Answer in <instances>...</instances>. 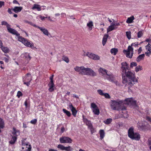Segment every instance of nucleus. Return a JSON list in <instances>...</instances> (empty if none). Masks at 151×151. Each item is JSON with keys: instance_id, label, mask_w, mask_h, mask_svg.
<instances>
[{"instance_id": "obj_8", "label": "nucleus", "mask_w": 151, "mask_h": 151, "mask_svg": "<svg viewBox=\"0 0 151 151\" xmlns=\"http://www.w3.org/2000/svg\"><path fill=\"white\" fill-rule=\"evenodd\" d=\"M18 40L22 42L26 46L30 47L32 49H37L36 47L34 46V44L32 42H29L27 39L22 37V36L19 38Z\"/></svg>"}, {"instance_id": "obj_50", "label": "nucleus", "mask_w": 151, "mask_h": 151, "mask_svg": "<svg viewBox=\"0 0 151 151\" xmlns=\"http://www.w3.org/2000/svg\"><path fill=\"white\" fill-rule=\"evenodd\" d=\"M22 93L20 91H18L17 94V96L18 98H19L20 96H22Z\"/></svg>"}, {"instance_id": "obj_61", "label": "nucleus", "mask_w": 151, "mask_h": 151, "mask_svg": "<svg viewBox=\"0 0 151 151\" xmlns=\"http://www.w3.org/2000/svg\"><path fill=\"white\" fill-rule=\"evenodd\" d=\"M47 18V17H44V16H40V19H41L42 20H44L45 19V18Z\"/></svg>"}, {"instance_id": "obj_28", "label": "nucleus", "mask_w": 151, "mask_h": 151, "mask_svg": "<svg viewBox=\"0 0 151 151\" xmlns=\"http://www.w3.org/2000/svg\"><path fill=\"white\" fill-rule=\"evenodd\" d=\"M100 134V137L101 139H103L104 137L105 133L104 130L103 129H100L99 131Z\"/></svg>"}, {"instance_id": "obj_12", "label": "nucleus", "mask_w": 151, "mask_h": 151, "mask_svg": "<svg viewBox=\"0 0 151 151\" xmlns=\"http://www.w3.org/2000/svg\"><path fill=\"white\" fill-rule=\"evenodd\" d=\"M91 107L92 109L93 112L94 113L97 115L99 114L100 111L98 107L94 103H92L91 104Z\"/></svg>"}, {"instance_id": "obj_24", "label": "nucleus", "mask_w": 151, "mask_h": 151, "mask_svg": "<svg viewBox=\"0 0 151 151\" xmlns=\"http://www.w3.org/2000/svg\"><path fill=\"white\" fill-rule=\"evenodd\" d=\"M108 37L109 35L108 34H106L104 35L103 38L102 42V44L103 46H104L105 45L106 42L107 41V38Z\"/></svg>"}, {"instance_id": "obj_54", "label": "nucleus", "mask_w": 151, "mask_h": 151, "mask_svg": "<svg viewBox=\"0 0 151 151\" xmlns=\"http://www.w3.org/2000/svg\"><path fill=\"white\" fill-rule=\"evenodd\" d=\"M145 54L147 56L149 57L151 54V52L147 51L145 52Z\"/></svg>"}, {"instance_id": "obj_57", "label": "nucleus", "mask_w": 151, "mask_h": 151, "mask_svg": "<svg viewBox=\"0 0 151 151\" xmlns=\"http://www.w3.org/2000/svg\"><path fill=\"white\" fill-rule=\"evenodd\" d=\"M53 76H54V75H52L50 77V81L49 82H53Z\"/></svg>"}, {"instance_id": "obj_46", "label": "nucleus", "mask_w": 151, "mask_h": 151, "mask_svg": "<svg viewBox=\"0 0 151 151\" xmlns=\"http://www.w3.org/2000/svg\"><path fill=\"white\" fill-rule=\"evenodd\" d=\"M103 96H104L105 97L106 99H110L111 98L110 96L108 93H105Z\"/></svg>"}, {"instance_id": "obj_49", "label": "nucleus", "mask_w": 151, "mask_h": 151, "mask_svg": "<svg viewBox=\"0 0 151 151\" xmlns=\"http://www.w3.org/2000/svg\"><path fill=\"white\" fill-rule=\"evenodd\" d=\"M132 46H129L128 47V51H130L133 52V48L132 47Z\"/></svg>"}, {"instance_id": "obj_27", "label": "nucleus", "mask_w": 151, "mask_h": 151, "mask_svg": "<svg viewBox=\"0 0 151 151\" xmlns=\"http://www.w3.org/2000/svg\"><path fill=\"white\" fill-rule=\"evenodd\" d=\"M129 69V65L126 62L123 63V73L124 72V70L127 71V70Z\"/></svg>"}, {"instance_id": "obj_41", "label": "nucleus", "mask_w": 151, "mask_h": 151, "mask_svg": "<svg viewBox=\"0 0 151 151\" xmlns=\"http://www.w3.org/2000/svg\"><path fill=\"white\" fill-rule=\"evenodd\" d=\"M142 70V67L140 65H138L135 68V71L136 72H138L139 70Z\"/></svg>"}, {"instance_id": "obj_30", "label": "nucleus", "mask_w": 151, "mask_h": 151, "mask_svg": "<svg viewBox=\"0 0 151 151\" xmlns=\"http://www.w3.org/2000/svg\"><path fill=\"white\" fill-rule=\"evenodd\" d=\"M24 57L28 61L30 60L31 58L29 55V53L27 52H26L24 53Z\"/></svg>"}, {"instance_id": "obj_51", "label": "nucleus", "mask_w": 151, "mask_h": 151, "mask_svg": "<svg viewBox=\"0 0 151 151\" xmlns=\"http://www.w3.org/2000/svg\"><path fill=\"white\" fill-rule=\"evenodd\" d=\"M29 24H30L31 25L33 26L34 27H36V28H38L39 27L38 26H37L35 24H34L33 23H32L31 22H30L29 23Z\"/></svg>"}, {"instance_id": "obj_34", "label": "nucleus", "mask_w": 151, "mask_h": 151, "mask_svg": "<svg viewBox=\"0 0 151 151\" xmlns=\"http://www.w3.org/2000/svg\"><path fill=\"white\" fill-rule=\"evenodd\" d=\"M63 112L67 116L69 117L71 115V113L69 111L66 110V109H63Z\"/></svg>"}, {"instance_id": "obj_19", "label": "nucleus", "mask_w": 151, "mask_h": 151, "mask_svg": "<svg viewBox=\"0 0 151 151\" xmlns=\"http://www.w3.org/2000/svg\"><path fill=\"white\" fill-rule=\"evenodd\" d=\"M137 127L139 129L144 130L145 128V126L142 122H139L137 124Z\"/></svg>"}, {"instance_id": "obj_39", "label": "nucleus", "mask_w": 151, "mask_h": 151, "mask_svg": "<svg viewBox=\"0 0 151 151\" xmlns=\"http://www.w3.org/2000/svg\"><path fill=\"white\" fill-rule=\"evenodd\" d=\"M1 24L2 25L6 26L7 28L8 27L10 26V25L9 24L6 22L5 21L2 22Z\"/></svg>"}, {"instance_id": "obj_25", "label": "nucleus", "mask_w": 151, "mask_h": 151, "mask_svg": "<svg viewBox=\"0 0 151 151\" xmlns=\"http://www.w3.org/2000/svg\"><path fill=\"white\" fill-rule=\"evenodd\" d=\"M134 19V17L132 16L127 18L126 21V22L128 24L131 23L133 22V21Z\"/></svg>"}, {"instance_id": "obj_62", "label": "nucleus", "mask_w": 151, "mask_h": 151, "mask_svg": "<svg viewBox=\"0 0 151 151\" xmlns=\"http://www.w3.org/2000/svg\"><path fill=\"white\" fill-rule=\"evenodd\" d=\"M23 127L24 128H26L27 127V126L26 124H25L24 123H23Z\"/></svg>"}, {"instance_id": "obj_16", "label": "nucleus", "mask_w": 151, "mask_h": 151, "mask_svg": "<svg viewBox=\"0 0 151 151\" xmlns=\"http://www.w3.org/2000/svg\"><path fill=\"white\" fill-rule=\"evenodd\" d=\"M57 148L62 150H65L66 151H72L73 148L70 146L65 147L61 144H59L58 145Z\"/></svg>"}, {"instance_id": "obj_43", "label": "nucleus", "mask_w": 151, "mask_h": 151, "mask_svg": "<svg viewBox=\"0 0 151 151\" xmlns=\"http://www.w3.org/2000/svg\"><path fill=\"white\" fill-rule=\"evenodd\" d=\"M137 64L135 62H132L131 63L130 67L131 68H132L134 66H136Z\"/></svg>"}, {"instance_id": "obj_3", "label": "nucleus", "mask_w": 151, "mask_h": 151, "mask_svg": "<svg viewBox=\"0 0 151 151\" xmlns=\"http://www.w3.org/2000/svg\"><path fill=\"white\" fill-rule=\"evenodd\" d=\"M125 104L128 105L132 106H134V108H138L137 104V101L133 98H128L126 99L124 101H123V104ZM126 108L123 106V118H127L128 116V115L126 111Z\"/></svg>"}, {"instance_id": "obj_31", "label": "nucleus", "mask_w": 151, "mask_h": 151, "mask_svg": "<svg viewBox=\"0 0 151 151\" xmlns=\"http://www.w3.org/2000/svg\"><path fill=\"white\" fill-rule=\"evenodd\" d=\"M118 52V49L116 48H114L111 49L110 52L112 54L114 55H116L117 53Z\"/></svg>"}, {"instance_id": "obj_45", "label": "nucleus", "mask_w": 151, "mask_h": 151, "mask_svg": "<svg viewBox=\"0 0 151 151\" xmlns=\"http://www.w3.org/2000/svg\"><path fill=\"white\" fill-rule=\"evenodd\" d=\"M143 35V33L142 31H140L137 33V37L139 38L141 37Z\"/></svg>"}, {"instance_id": "obj_60", "label": "nucleus", "mask_w": 151, "mask_h": 151, "mask_svg": "<svg viewBox=\"0 0 151 151\" xmlns=\"http://www.w3.org/2000/svg\"><path fill=\"white\" fill-rule=\"evenodd\" d=\"M13 3L14 4H19V3H18V2L16 0H14Z\"/></svg>"}, {"instance_id": "obj_64", "label": "nucleus", "mask_w": 151, "mask_h": 151, "mask_svg": "<svg viewBox=\"0 0 151 151\" xmlns=\"http://www.w3.org/2000/svg\"><path fill=\"white\" fill-rule=\"evenodd\" d=\"M73 97H74L76 98H79V97H78V96L75 94H73Z\"/></svg>"}, {"instance_id": "obj_5", "label": "nucleus", "mask_w": 151, "mask_h": 151, "mask_svg": "<svg viewBox=\"0 0 151 151\" xmlns=\"http://www.w3.org/2000/svg\"><path fill=\"white\" fill-rule=\"evenodd\" d=\"M122 104L123 100H112L110 103L111 109L117 111L123 110V107L122 106Z\"/></svg>"}, {"instance_id": "obj_56", "label": "nucleus", "mask_w": 151, "mask_h": 151, "mask_svg": "<svg viewBox=\"0 0 151 151\" xmlns=\"http://www.w3.org/2000/svg\"><path fill=\"white\" fill-rule=\"evenodd\" d=\"M142 51V48L141 47H140L138 49V54H140L141 52Z\"/></svg>"}, {"instance_id": "obj_23", "label": "nucleus", "mask_w": 151, "mask_h": 151, "mask_svg": "<svg viewBox=\"0 0 151 151\" xmlns=\"http://www.w3.org/2000/svg\"><path fill=\"white\" fill-rule=\"evenodd\" d=\"M145 56V54H142L139 55L137 58L136 61L137 62H139L141 60H143Z\"/></svg>"}, {"instance_id": "obj_6", "label": "nucleus", "mask_w": 151, "mask_h": 151, "mask_svg": "<svg viewBox=\"0 0 151 151\" xmlns=\"http://www.w3.org/2000/svg\"><path fill=\"white\" fill-rule=\"evenodd\" d=\"M12 129V134L13 135H11V137L9 139V144L12 145L15 143L17 139V137L20 134L19 130L17 129L15 127H13Z\"/></svg>"}, {"instance_id": "obj_55", "label": "nucleus", "mask_w": 151, "mask_h": 151, "mask_svg": "<svg viewBox=\"0 0 151 151\" xmlns=\"http://www.w3.org/2000/svg\"><path fill=\"white\" fill-rule=\"evenodd\" d=\"M148 145L149 146L150 149L151 150V139L148 140Z\"/></svg>"}, {"instance_id": "obj_47", "label": "nucleus", "mask_w": 151, "mask_h": 151, "mask_svg": "<svg viewBox=\"0 0 151 151\" xmlns=\"http://www.w3.org/2000/svg\"><path fill=\"white\" fill-rule=\"evenodd\" d=\"M97 91L98 93L100 95L103 96L104 95V93H103L102 90L101 89H99L97 90Z\"/></svg>"}, {"instance_id": "obj_13", "label": "nucleus", "mask_w": 151, "mask_h": 151, "mask_svg": "<svg viewBox=\"0 0 151 151\" xmlns=\"http://www.w3.org/2000/svg\"><path fill=\"white\" fill-rule=\"evenodd\" d=\"M86 56L94 60H99L100 58V57L98 55L89 52H88L86 53Z\"/></svg>"}, {"instance_id": "obj_7", "label": "nucleus", "mask_w": 151, "mask_h": 151, "mask_svg": "<svg viewBox=\"0 0 151 151\" xmlns=\"http://www.w3.org/2000/svg\"><path fill=\"white\" fill-rule=\"evenodd\" d=\"M134 129L133 127L129 128L128 132V137L133 140L138 141L140 139V135L138 133L134 132Z\"/></svg>"}, {"instance_id": "obj_35", "label": "nucleus", "mask_w": 151, "mask_h": 151, "mask_svg": "<svg viewBox=\"0 0 151 151\" xmlns=\"http://www.w3.org/2000/svg\"><path fill=\"white\" fill-rule=\"evenodd\" d=\"M4 120L0 117V128L3 129L4 127Z\"/></svg>"}, {"instance_id": "obj_22", "label": "nucleus", "mask_w": 151, "mask_h": 151, "mask_svg": "<svg viewBox=\"0 0 151 151\" xmlns=\"http://www.w3.org/2000/svg\"><path fill=\"white\" fill-rule=\"evenodd\" d=\"M40 29V30L43 32V34H45V35H46L47 36H48L49 35V32L48 31V30L45 29V28H42L41 27H39L38 28Z\"/></svg>"}, {"instance_id": "obj_2", "label": "nucleus", "mask_w": 151, "mask_h": 151, "mask_svg": "<svg viewBox=\"0 0 151 151\" xmlns=\"http://www.w3.org/2000/svg\"><path fill=\"white\" fill-rule=\"evenodd\" d=\"M76 71L82 75H89L92 76H96V73L90 68H85L84 66H76L74 68Z\"/></svg>"}, {"instance_id": "obj_11", "label": "nucleus", "mask_w": 151, "mask_h": 151, "mask_svg": "<svg viewBox=\"0 0 151 151\" xmlns=\"http://www.w3.org/2000/svg\"><path fill=\"white\" fill-rule=\"evenodd\" d=\"M59 140L61 143H70L72 142V140L68 137L62 136L61 137Z\"/></svg>"}, {"instance_id": "obj_63", "label": "nucleus", "mask_w": 151, "mask_h": 151, "mask_svg": "<svg viewBox=\"0 0 151 151\" xmlns=\"http://www.w3.org/2000/svg\"><path fill=\"white\" fill-rule=\"evenodd\" d=\"M48 151H58L57 150H55L52 149H50Z\"/></svg>"}, {"instance_id": "obj_20", "label": "nucleus", "mask_w": 151, "mask_h": 151, "mask_svg": "<svg viewBox=\"0 0 151 151\" xmlns=\"http://www.w3.org/2000/svg\"><path fill=\"white\" fill-rule=\"evenodd\" d=\"M124 52H126V56L128 58H132V57L133 54V52L130 51H127L125 50L123 51Z\"/></svg>"}, {"instance_id": "obj_58", "label": "nucleus", "mask_w": 151, "mask_h": 151, "mask_svg": "<svg viewBox=\"0 0 151 151\" xmlns=\"http://www.w3.org/2000/svg\"><path fill=\"white\" fill-rule=\"evenodd\" d=\"M11 10H12V9L9 8L8 9L7 12L9 14H12V13Z\"/></svg>"}, {"instance_id": "obj_48", "label": "nucleus", "mask_w": 151, "mask_h": 151, "mask_svg": "<svg viewBox=\"0 0 151 151\" xmlns=\"http://www.w3.org/2000/svg\"><path fill=\"white\" fill-rule=\"evenodd\" d=\"M37 122V119H34L32 120L30 122V123L32 124H35Z\"/></svg>"}, {"instance_id": "obj_38", "label": "nucleus", "mask_w": 151, "mask_h": 151, "mask_svg": "<svg viewBox=\"0 0 151 151\" xmlns=\"http://www.w3.org/2000/svg\"><path fill=\"white\" fill-rule=\"evenodd\" d=\"M62 60L67 63H68L69 62V59L65 55L63 56Z\"/></svg>"}, {"instance_id": "obj_59", "label": "nucleus", "mask_w": 151, "mask_h": 151, "mask_svg": "<svg viewBox=\"0 0 151 151\" xmlns=\"http://www.w3.org/2000/svg\"><path fill=\"white\" fill-rule=\"evenodd\" d=\"M65 131V128L64 127H63L61 128V131L62 133H63Z\"/></svg>"}, {"instance_id": "obj_17", "label": "nucleus", "mask_w": 151, "mask_h": 151, "mask_svg": "<svg viewBox=\"0 0 151 151\" xmlns=\"http://www.w3.org/2000/svg\"><path fill=\"white\" fill-rule=\"evenodd\" d=\"M69 107L72 112L73 115L74 117H76L77 111L76 109V108L73 106L72 104L71 103H70Z\"/></svg>"}, {"instance_id": "obj_18", "label": "nucleus", "mask_w": 151, "mask_h": 151, "mask_svg": "<svg viewBox=\"0 0 151 151\" xmlns=\"http://www.w3.org/2000/svg\"><path fill=\"white\" fill-rule=\"evenodd\" d=\"M48 86L49 87L48 90L50 92L53 91L55 88L53 82H49Z\"/></svg>"}, {"instance_id": "obj_42", "label": "nucleus", "mask_w": 151, "mask_h": 151, "mask_svg": "<svg viewBox=\"0 0 151 151\" xmlns=\"http://www.w3.org/2000/svg\"><path fill=\"white\" fill-rule=\"evenodd\" d=\"M27 99H26L24 104L26 109H27L28 107L29 108V104L27 102Z\"/></svg>"}, {"instance_id": "obj_1", "label": "nucleus", "mask_w": 151, "mask_h": 151, "mask_svg": "<svg viewBox=\"0 0 151 151\" xmlns=\"http://www.w3.org/2000/svg\"><path fill=\"white\" fill-rule=\"evenodd\" d=\"M138 82L137 79L135 78L134 72L128 70L124 72L123 75V83H126L125 87L127 86L128 91H130L129 88L133 86L135 82Z\"/></svg>"}, {"instance_id": "obj_10", "label": "nucleus", "mask_w": 151, "mask_h": 151, "mask_svg": "<svg viewBox=\"0 0 151 151\" xmlns=\"http://www.w3.org/2000/svg\"><path fill=\"white\" fill-rule=\"evenodd\" d=\"M32 80L31 74L29 73H27L23 77V81L24 84L29 86L30 84V82Z\"/></svg>"}, {"instance_id": "obj_33", "label": "nucleus", "mask_w": 151, "mask_h": 151, "mask_svg": "<svg viewBox=\"0 0 151 151\" xmlns=\"http://www.w3.org/2000/svg\"><path fill=\"white\" fill-rule=\"evenodd\" d=\"M1 50L4 53H9V52L10 50L7 47H5L2 46Z\"/></svg>"}, {"instance_id": "obj_29", "label": "nucleus", "mask_w": 151, "mask_h": 151, "mask_svg": "<svg viewBox=\"0 0 151 151\" xmlns=\"http://www.w3.org/2000/svg\"><path fill=\"white\" fill-rule=\"evenodd\" d=\"M115 25V24L114 23L113 24L110 25L109 27L107 29V33H108L109 32L112 31V30L114 29V26Z\"/></svg>"}, {"instance_id": "obj_21", "label": "nucleus", "mask_w": 151, "mask_h": 151, "mask_svg": "<svg viewBox=\"0 0 151 151\" xmlns=\"http://www.w3.org/2000/svg\"><path fill=\"white\" fill-rule=\"evenodd\" d=\"M22 9V7L21 6H15L14 8H12V10L16 13L21 12Z\"/></svg>"}, {"instance_id": "obj_9", "label": "nucleus", "mask_w": 151, "mask_h": 151, "mask_svg": "<svg viewBox=\"0 0 151 151\" xmlns=\"http://www.w3.org/2000/svg\"><path fill=\"white\" fill-rule=\"evenodd\" d=\"M83 122L88 126V128L90 129L91 134H93L96 132V130L93 128L91 122L85 117L84 115L82 116Z\"/></svg>"}, {"instance_id": "obj_15", "label": "nucleus", "mask_w": 151, "mask_h": 151, "mask_svg": "<svg viewBox=\"0 0 151 151\" xmlns=\"http://www.w3.org/2000/svg\"><path fill=\"white\" fill-rule=\"evenodd\" d=\"M27 139L26 138H23L22 140V145L23 146H26V147L27 148L26 151H30L31 149V146L28 142H25V141Z\"/></svg>"}, {"instance_id": "obj_32", "label": "nucleus", "mask_w": 151, "mask_h": 151, "mask_svg": "<svg viewBox=\"0 0 151 151\" xmlns=\"http://www.w3.org/2000/svg\"><path fill=\"white\" fill-rule=\"evenodd\" d=\"M87 26L89 27V30H91L92 28V27L93 26V22L91 21H90L87 24Z\"/></svg>"}, {"instance_id": "obj_36", "label": "nucleus", "mask_w": 151, "mask_h": 151, "mask_svg": "<svg viewBox=\"0 0 151 151\" xmlns=\"http://www.w3.org/2000/svg\"><path fill=\"white\" fill-rule=\"evenodd\" d=\"M145 48L146 50H147V51L151 52V45L148 43L147 45L145 46Z\"/></svg>"}, {"instance_id": "obj_53", "label": "nucleus", "mask_w": 151, "mask_h": 151, "mask_svg": "<svg viewBox=\"0 0 151 151\" xmlns=\"http://www.w3.org/2000/svg\"><path fill=\"white\" fill-rule=\"evenodd\" d=\"M146 119L151 123V118L150 117L148 116H147L146 117Z\"/></svg>"}, {"instance_id": "obj_4", "label": "nucleus", "mask_w": 151, "mask_h": 151, "mask_svg": "<svg viewBox=\"0 0 151 151\" xmlns=\"http://www.w3.org/2000/svg\"><path fill=\"white\" fill-rule=\"evenodd\" d=\"M99 73L103 76L106 75V79L110 82L115 83L116 85L118 84L117 81L115 80V78L113 74L108 72L107 70L104 68H100L99 70Z\"/></svg>"}, {"instance_id": "obj_26", "label": "nucleus", "mask_w": 151, "mask_h": 151, "mask_svg": "<svg viewBox=\"0 0 151 151\" xmlns=\"http://www.w3.org/2000/svg\"><path fill=\"white\" fill-rule=\"evenodd\" d=\"M32 9H36L38 11H40L41 10L40 6L37 4H35Z\"/></svg>"}, {"instance_id": "obj_14", "label": "nucleus", "mask_w": 151, "mask_h": 151, "mask_svg": "<svg viewBox=\"0 0 151 151\" xmlns=\"http://www.w3.org/2000/svg\"><path fill=\"white\" fill-rule=\"evenodd\" d=\"M8 32L10 33L13 35H15L18 38V40L19 38L21 36H20V34L16 30L11 27V26L8 27L7 28Z\"/></svg>"}, {"instance_id": "obj_44", "label": "nucleus", "mask_w": 151, "mask_h": 151, "mask_svg": "<svg viewBox=\"0 0 151 151\" xmlns=\"http://www.w3.org/2000/svg\"><path fill=\"white\" fill-rule=\"evenodd\" d=\"M140 44H138V42H136L132 43L131 44V46H133L134 47H137L138 45Z\"/></svg>"}, {"instance_id": "obj_40", "label": "nucleus", "mask_w": 151, "mask_h": 151, "mask_svg": "<svg viewBox=\"0 0 151 151\" xmlns=\"http://www.w3.org/2000/svg\"><path fill=\"white\" fill-rule=\"evenodd\" d=\"M131 32L130 31H128L126 32V36L129 40L131 38Z\"/></svg>"}, {"instance_id": "obj_52", "label": "nucleus", "mask_w": 151, "mask_h": 151, "mask_svg": "<svg viewBox=\"0 0 151 151\" xmlns=\"http://www.w3.org/2000/svg\"><path fill=\"white\" fill-rule=\"evenodd\" d=\"M5 3L3 1H0V8L3 6H4Z\"/></svg>"}, {"instance_id": "obj_37", "label": "nucleus", "mask_w": 151, "mask_h": 151, "mask_svg": "<svg viewBox=\"0 0 151 151\" xmlns=\"http://www.w3.org/2000/svg\"><path fill=\"white\" fill-rule=\"evenodd\" d=\"M112 119L111 118H109L107 119L104 121V123L106 124H108L112 122Z\"/></svg>"}]
</instances>
